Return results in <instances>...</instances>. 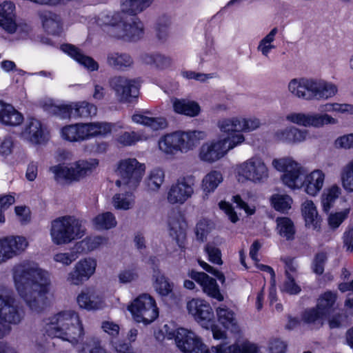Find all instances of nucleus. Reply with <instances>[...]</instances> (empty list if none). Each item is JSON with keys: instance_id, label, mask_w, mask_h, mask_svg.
Wrapping results in <instances>:
<instances>
[{"instance_id": "nucleus-1", "label": "nucleus", "mask_w": 353, "mask_h": 353, "mask_svg": "<svg viewBox=\"0 0 353 353\" xmlns=\"http://www.w3.org/2000/svg\"><path fill=\"white\" fill-rule=\"evenodd\" d=\"M13 279L19 296L32 312L46 309L51 285L48 272L36 263L24 262L14 267Z\"/></svg>"}, {"instance_id": "nucleus-2", "label": "nucleus", "mask_w": 353, "mask_h": 353, "mask_svg": "<svg viewBox=\"0 0 353 353\" xmlns=\"http://www.w3.org/2000/svg\"><path fill=\"white\" fill-rule=\"evenodd\" d=\"M44 330L49 336L61 339L72 345L79 343L85 334L79 314L70 309L59 311L48 317Z\"/></svg>"}, {"instance_id": "nucleus-3", "label": "nucleus", "mask_w": 353, "mask_h": 353, "mask_svg": "<svg viewBox=\"0 0 353 353\" xmlns=\"http://www.w3.org/2000/svg\"><path fill=\"white\" fill-rule=\"evenodd\" d=\"M86 232L83 221L65 215L53 220L50 224V235L55 245H64L81 239Z\"/></svg>"}, {"instance_id": "nucleus-4", "label": "nucleus", "mask_w": 353, "mask_h": 353, "mask_svg": "<svg viewBox=\"0 0 353 353\" xmlns=\"http://www.w3.org/2000/svg\"><path fill=\"white\" fill-rule=\"evenodd\" d=\"M206 137V133L201 130L176 131L161 137L159 148L168 154L177 152L186 153L196 147Z\"/></svg>"}, {"instance_id": "nucleus-5", "label": "nucleus", "mask_w": 353, "mask_h": 353, "mask_svg": "<svg viewBox=\"0 0 353 353\" xmlns=\"http://www.w3.org/2000/svg\"><path fill=\"white\" fill-rule=\"evenodd\" d=\"M245 141V137L243 134H235L205 141L199 150V158L205 163H215Z\"/></svg>"}, {"instance_id": "nucleus-6", "label": "nucleus", "mask_w": 353, "mask_h": 353, "mask_svg": "<svg viewBox=\"0 0 353 353\" xmlns=\"http://www.w3.org/2000/svg\"><path fill=\"white\" fill-rule=\"evenodd\" d=\"M146 170L145 164L136 158H125L116 165L115 174L118 179L115 185L129 190H135L140 185Z\"/></svg>"}, {"instance_id": "nucleus-7", "label": "nucleus", "mask_w": 353, "mask_h": 353, "mask_svg": "<svg viewBox=\"0 0 353 353\" xmlns=\"http://www.w3.org/2000/svg\"><path fill=\"white\" fill-rule=\"evenodd\" d=\"M98 165L96 159H81L68 165L59 163L51 166L49 171L57 181L77 182L91 174Z\"/></svg>"}, {"instance_id": "nucleus-8", "label": "nucleus", "mask_w": 353, "mask_h": 353, "mask_svg": "<svg viewBox=\"0 0 353 353\" xmlns=\"http://www.w3.org/2000/svg\"><path fill=\"white\" fill-rule=\"evenodd\" d=\"M236 179L241 183L261 184L269 178V169L259 157H252L235 166Z\"/></svg>"}, {"instance_id": "nucleus-9", "label": "nucleus", "mask_w": 353, "mask_h": 353, "mask_svg": "<svg viewBox=\"0 0 353 353\" xmlns=\"http://www.w3.org/2000/svg\"><path fill=\"white\" fill-rule=\"evenodd\" d=\"M23 312L19 309L16 299L10 294L0 292V339L10 332V324L19 323Z\"/></svg>"}, {"instance_id": "nucleus-10", "label": "nucleus", "mask_w": 353, "mask_h": 353, "mask_svg": "<svg viewBox=\"0 0 353 353\" xmlns=\"http://www.w3.org/2000/svg\"><path fill=\"white\" fill-rule=\"evenodd\" d=\"M272 165L279 172H283L281 179L283 183L291 190H299L303 187V176L305 170L300 163L291 157H283L272 160Z\"/></svg>"}, {"instance_id": "nucleus-11", "label": "nucleus", "mask_w": 353, "mask_h": 353, "mask_svg": "<svg viewBox=\"0 0 353 353\" xmlns=\"http://www.w3.org/2000/svg\"><path fill=\"white\" fill-rule=\"evenodd\" d=\"M0 28L9 34L23 36L31 30L30 26L23 20H17L16 5L12 1L0 3Z\"/></svg>"}, {"instance_id": "nucleus-12", "label": "nucleus", "mask_w": 353, "mask_h": 353, "mask_svg": "<svg viewBox=\"0 0 353 353\" xmlns=\"http://www.w3.org/2000/svg\"><path fill=\"white\" fill-rule=\"evenodd\" d=\"M134 320L138 323L149 324L159 315L154 299L148 294H142L128 306Z\"/></svg>"}, {"instance_id": "nucleus-13", "label": "nucleus", "mask_w": 353, "mask_h": 353, "mask_svg": "<svg viewBox=\"0 0 353 353\" xmlns=\"http://www.w3.org/2000/svg\"><path fill=\"white\" fill-rule=\"evenodd\" d=\"M195 179L192 175L179 177L168 188L166 200L171 205H183L194 194Z\"/></svg>"}, {"instance_id": "nucleus-14", "label": "nucleus", "mask_w": 353, "mask_h": 353, "mask_svg": "<svg viewBox=\"0 0 353 353\" xmlns=\"http://www.w3.org/2000/svg\"><path fill=\"white\" fill-rule=\"evenodd\" d=\"M169 338L173 337L178 349L183 353H210L201 339L194 332L186 328L180 327Z\"/></svg>"}, {"instance_id": "nucleus-15", "label": "nucleus", "mask_w": 353, "mask_h": 353, "mask_svg": "<svg viewBox=\"0 0 353 353\" xmlns=\"http://www.w3.org/2000/svg\"><path fill=\"white\" fill-rule=\"evenodd\" d=\"M97 266V261L93 257L87 256L79 259L67 274L66 283L72 286L83 285L94 274Z\"/></svg>"}, {"instance_id": "nucleus-16", "label": "nucleus", "mask_w": 353, "mask_h": 353, "mask_svg": "<svg viewBox=\"0 0 353 353\" xmlns=\"http://www.w3.org/2000/svg\"><path fill=\"white\" fill-rule=\"evenodd\" d=\"M109 84L121 103H130L139 96V85L134 79L125 76H115L110 79Z\"/></svg>"}, {"instance_id": "nucleus-17", "label": "nucleus", "mask_w": 353, "mask_h": 353, "mask_svg": "<svg viewBox=\"0 0 353 353\" xmlns=\"http://www.w3.org/2000/svg\"><path fill=\"white\" fill-rule=\"evenodd\" d=\"M186 308L202 327L208 329L213 325L214 312L207 301L199 298L192 299L187 302Z\"/></svg>"}, {"instance_id": "nucleus-18", "label": "nucleus", "mask_w": 353, "mask_h": 353, "mask_svg": "<svg viewBox=\"0 0 353 353\" xmlns=\"http://www.w3.org/2000/svg\"><path fill=\"white\" fill-rule=\"evenodd\" d=\"M28 246L22 236H9L0 239V265L21 254Z\"/></svg>"}, {"instance_id": "nucleus-19", "label": "nucleus", "mask_w": 353, "mask_h": 353, "mask_svg": "<svg viewBox=\"0 0 353 353\" xmlns=\"http://www.w3.org/2000/svg\"><path fill=\"white\" fill-rule=\"evenodd\" d=\"M309 131L305 129H300L294 125L277 130L274 134V139L281 143L287 145H298L305 142L309 138Z\"/></svg>"}, {"instance_id": "nucleus-20", "label": "nucleus", "mask_w": 353, "mask_h": 353, "mask_svg": "<svg viewBox=\"0 0 353 353\" xmlns=\"http://www.w3.org/2000/svg\"><path fill=\"white\" fill-rule=\"evenodd\" d=\"M312 78H293L288 82L287 90L289 94L294 98L312 101Z\"/></svg>"}, {"instance_id": "nucleus-21", "label": "nucleus", "mask_w": 353, "mask_h": 353, "mask_svg": "<svg viewBox=\"0 0 353 353\" xmlns=\"http://www.w3.org/2000/svg\"><path fill=\"white\" fill-rule=\"evenodd\" d=\"M211 350L214 353H261L260 347L248 339L238 340L230 345L221 343Z\"/></svg>"}, {"instance_id": "nucleus-22", "label": "nucleus", "mask_w": 353, "mask_h": 353, "mask_svg": "<svg viewBox=\"0 0 353 353\" xmlns=\"http://www.w3.org/2000/svg\"><path fill=\"white\" fill-rule=\"evenodd\" d=\"M338 93V86L322 79L312 78V100H328Z\"/></svg>"}, {"instance_id": "nucleus-23", "label": "nucleus", "mask_w": 353, "mask_h": 353, "mask_svg": "<svg viewBox=\"0 0 353 353\" xmlns=\"http://www.w3.org/2000/svg\"><path fill=\"white\" fill-rule=\"evenodd\" d=\"M190 276L202 287L203 291L208 296L219 301H223L224 297L221 293L215 279L204 272H192Z\"/></svg>"}, {"instance_id": "nucleus-24", "label": "nucleus", "mask_w": 353, "mask_h": 353, "mask_svg": "<svg viewBox=\"0 0 353 353\" xmlns=\"http://www.w3.org/2000/svg\"><path fill=\"white\" fill-rule=\"evenodd\" d=\"M61 49L88 71L94 72L99 70V63L91 57L85 54L77 47L72 44H63L61 46Z\"/></svg>"}, {"instance_id": "nucleus-25", "label": "nucleus", "mask_w": 353, "mask_h": 353, "mask_svg": "<svg viewBox=\"0 0 353 353\" xmlns=\"http://www.w3.org/2000/svg\"><path fill=\"white\" fill-rule=\"evenodd\" d=\"M84 140L92 137L105 135L117 128H123L121 123H108L103 122H92L82 123Z\"/></svg>"}, {"instance_id": "nucleus-26", "label": "nucleus", "mask_w": 353, "mask_h": 353, "mask_svg": "<svg viewBox=\"0 0 353 353\" xmlns=\"http://www.w3.org/2000/svg\"><path fill=\"white\" fill-rule=\"evenodd\" d=\"M77 301L81 308L88 311L101 310L105 306L103 297L90 290L82 291L77 296Z\"/></svg>"}, {"instance_id": "nucleus-27", "label": "nucleus", "mask_w": 353, "mask_h": 353, "mask_svg": "<svg viewBox=\"0 0 353 353\" xmlns=\"http://www.w3.org/2000/svg\"><path fill=\"white\" fill-rule=\"evenodd\" d=\"M325 179V173L319 169L306 174L303 181L305 192L310 196H316L323 188Z\"/></svg>"}, {"instance_id": "nucleus-28", "label": "nucleus", "mask_w": 353, "mask_h": 353, "mask_svg": "<svg viewBox=\"0 0 353 353\" xmlns=\"http://www.w3.org/2000/svg\"><path fill=\"white\" fill-rule=\"evenodd\" d=\"M218 321L232 332L239 333L240 327L235 313L225 305H221L216 308Z\"/></svg>"}, {"instance_id": "nucleus-29", "label": "nucleus", "mask_w": 353, "mask_h": 353, "mask_svg": "<svg viewBox=\"0 0 353 353\" xmlns=\"http://www.w3.org/2000/svg\"><path fill=\"white\" fill-rule=\"evenodd\" d=\"M173 110L180 114H183L190 117L198 116L201 112L199 104L192 100L186 99H171Z\"/></svg>"}, {"instance_id": "nucleus-30", "label": "nucleus", "mask_w": 353, "mask_h": 353, "mask_svg": "<svg viewBox=\"0 0 353 353\" xmlns=\"http://www.w3.org/2000/svg\"><path fill=\"white\" fill-rule=\"evenodd\" d=\"M168 225L170 228V234L176 240L177 244L181 248V254H182V253L184 252L183 244L186 236V223L179 215L175 214L169 218Z\"/></svg>"}, {"instance_id": "nucleus-31", "label": "nucleus", "mask_w": 353, "mask_h": 353, "mask_svg": "<svg viewBox=\"0 0 353 353\" xmlns=\"http://www.w3.org/2000/svg\"><path fill=\"white\" fill-rule=\"evenodd\" d=\"M39 17L43 29L49 34L57 35L63 31V22L58 14L46 10L39 13Z\"/></svg>"}, {"instance_id": "nucleus-32", "label": "nucleus", "mask_w": 353, "mask_h": 353, "mask_svg": "<svg viewBox=\"0 0 353 353\" xmlns=\"http://www.w3.org/2000/svg\"><path fill=\"white\" fill-rule=\"evenodd\" d=\"M223 176L219 170H211L202 179L201 188L203 191V198L207 199L223 182Z\"/></svg>"}, {"instance_id": "nucleus-33", "label": "nucleus", "mask_w": 353, "mask_h": 353, "mask_svg": "<svg viewBox=\"0 0 353 353\" xmlns=\"http://www.w3.org/2000/svg\"><path fill=\"white\" fill-rule=\"evenodd\" d=\"M23 115L11 104L0 100V122L8 125L16 126L22 123Z\"/></svg>"}, {"instance_id": "nucleus-34", "label": "nucleus", "mask_w": 353, "mask_h": 353, "mask_svg": "<svg viewBox=\"0 0 353 353\" xmlns=\"http://www.w3.org/2000/svg\"><path fill=\"white\" fill-rule=\"evenodd\" d=\"M301 210L306 227L314 230L318 228L321 218L314 202L311 200H305L301 204Z\"/></svg>"}, {"instance_id": "nucleus-35", "label": "nucleus", "mask_w": 353, "mask_h": 353, "mask_svg": "<svg viewBox=\"0 0 353 353\" xmlns=\"http://www.w3.org/2000/svg\"><path fill=\"white\" fill-rule=\"evenodd\" d=\"M106 63L113 69L124 70L132 67L134 61L132 57L127 53L112 51L107 54Z\"/></svg>"}, {"instance_id": "nucleus-36", "label": "nucleus", "mask_w": 353, "mask_h": 353, "mask_svg": "<svg viewBox=\"0 0 353 353\" xmlns=\"http://www.w3.org/2000/svg\"><path fill=\"white\" fill-rule=\"evenodd\" d=\"M153 286L155 291L161 296H168L173 290V283L157 268L152 273Z\"/></svg>"}, {"instance_id": "nucleus-37", "label": "nucleus", "mask_w": 353, "mask_h": 353, "mask_svg": "<svg viewBox=\"0 0 353 353\" xmlns=\"http://www.w3.org/2000/svg\"><path fill=\"white\" fill-rule=\"evenodd\" d=\"M132 191L119 192L113 195L111 203L115 210L127 211L134 208L135 195Z\"/></svg>"}, {"instance_id": "nucleus-38", "label": "nucleus", "mask_w": 353, "mask_h": 353, "mask_svg": "<svg viewBox=\"0 0 353 353\" xmlns=\"http://www.w3.org/2000/svg\"><path fill=\"white\" fill-rule=\"evenodd\" d=\"M93 228L98 231L108 230L117 225L115 215L111 212H104L95 216L91 221Z\"/></svg>"}, {"instance_id": "nucleus-39", "label": "nucleus", "mask_w": 353, "mask_h": 353, "mask_svg": "<svg viewBox=\"0 0 353 353\" xmlns=\"http://www.w3.org/2000/svg\"><path fill=\"white\" fill-rule=\"evenodd\" d=\"M165 180L164 171L159 168L151 170L144 180L146 190L150 192H157Z\"/></svg>"}, {"instance_id": "nucleus-40", "label": "nucleus", "mask_w": 353, "mask_h": 353, "mask_svg": "<svg viewBox=\"0 0 353 353\" xmlns=\"http://www.w3.org/2000/svg\"><path fill=\"white\" fill-rule=\"evenodd\" d=\"M43 134L41 123L35 119L29 120L23 132V136L34 143H40L43 140Z\"/></svg>"}, {"instance_id": "nucleus-41", "label": "nucleus", "mask_w": 353, "mask_h": 353, "mask_svg": "<svg viewBox=\"0 0 353 353\" xmlns=\"http://www.w3.org/2000/svg\"><path fill=\"white\" fill-rule=\"evenodd\" d=\"M133 122L150 127L153 130H159L167 126V122L163 117H150L142 114H135L132 117Z\"/></svg>"}, {"instance_id": "nucleus-42", "label": "nucleus", "mask_w": 353, "mask_h": 353, "mask_svg": "<svg viewBox=\"0 0 353 353\" xmlns=\"http://www.w3.org/2000/svg\"><path fill=\"white\" fill-rule=\"evenodd\" d=\"M341 194V189L336 184L332 185L326 188L321 197L323 210L325 212H329Z\"/></svg>"}, {"instance_id": "nucleus-43", "label": "nucleus", "mask_w": 353, "mask_h": 353, "mask_svg": "<svg viewBox=\"0 0 353 353\" xmlns=\"http://www.w3.org/2000/svg\"><path fill=\"white\" fill-rule=\"evenodd\" d=\"M270 201L272 207L278 212L286 213L291 209L293 199L292 198L285 193H275L273 194L270 198Z\"/></svg>"}, {"instance_id": "nucleus-44", "label": "nucleus", "mask_w": 353, "mask_h": 353, "mask_svg": "<svg viewBox=\"0 0 353 353\" xmlns=\"http://www.w3.org/2000/svg\"><path fill=\"white\" fill-rule=\"evenodd\" d=\"M108 239L103 236L97 235L94 236L86 237L83 240L79 241L76 245L77 250L82 248V251L90 252L94 251L101 246L107 244Z\"/></svg>"}, {"instance_id": "nucleus-45", "label": "nucleus", "mask_w": 353, "mask_h": 353, "mask_svg": "<svg viewBox=\"0 0 353 353\" xmlns=\"http://www.w3.org/2000/svg\"><path fill=\"white\" fill-rule=\"evenodd\" d=\"M239 124V116H235L220 119L217 121L216 125L221 132L226 133L228 134V136H232L234 134H232L233 132H241Z\"/></svg>"}, {"instance_id": "nucleus-46", "label": "nucleus", "mask_w": 353, "mask_h": 353, "mask_svg": "<svg viewBox=\"0 0 353 353\" xmlns=\"http://www.w3.org/2000/svg\"><path fill=\"white\" fill-rule=\"evenodd\" d=\"M278 234L286 240L294 239L295 228L292 220L288 217H279L276 220Z\"/></svg>"}, {"instance_id": "nucleus-47", "label": "nucleus", "mask_w": 353, "mask_h": 353, "mask_svg": "<svg viewBox=\"0 0 353 353\" xmlns=\"http://www.w3.org/2000/svg\"><path fill=\"white\" fill-rule=\"evenodd\" d=\"M341 183L345 190L353 192V159L345 163L340 171Z\"/></svg>"}, {"instance_id": "nucleus-48", "label": "nucleus", "mask_w": 353, "mask_h": 353, "mask_svg": "<svg viewBox=\"0 0 353 353\" xmlns=\"http://www.w3.org/2000/svg\"><path fill=\"white\" fill-rule=\"evenodd\" d=\"M61 137L69 141L84 140L82 123L70 125L63 127L61 131Z\"/></svg>"}, {"instance_id": "nucleus-49", "label": "nucleus", "mask_w": 353, "mask_h": 353, "mask_svg": "<svg viewBox=\"0 0 353 353\" xmlns=\"http://www.w3.org/2000/svg\"><path fill=\"white\" fill-rule=\"evenodd\" d=\"M337 123L338 120L327 113L308 114L307 127L321 128L325 125H335Z\"/></svg>"}, {"instance_id": "nucleus-50", "label": "nucleus", "mask_w": 353, "mask_h": 353, "mask_svg": "<svg viewBox=\"0 0 353 353\" xmlns=\"http://www.w3.org/2000/svg\"><path fill=\"white\" fill-rule=\"evenodd\" d=\"M277 33L278 28H274L259 41L257 46V50L264 57H268L271 50L275 48V46L273 44V42L275 40V37Z\"/></svg>"}, {"instance_id": "nucleus-51", "label": "nucleus", "mask_w": 353, "mask_h": 353, "mask_svg": "<svg viewBox=\"0 0 353 353\" xmlns=\"http://www.w3.org/2000/svg\"><path fill=\"white\" fill-rule=\"evenodd\" d=\"M97 108L95 105L87 101L74 103V118H88L97 114Z\"/></svg>"}, {"instance_id": "nucleus-52", "label": "nucleus", "mask_w": 353, "mask_h": 353, "mask_svg": "<svg viewBox=\"0 0 353 353\" xmlns=\"http://www.w3.org/2000/svg\"><path fill=\"white\" fill-rule=\"evenodd\" d=\"M78 353H106V350L99 337L92 336L79 347Z\"/></svg>"}, {"instance_id": "nucleus-53", "label": "nucleus", "mask_w": 353, "mask_h": 353, "mask_svg": "<svg viewBox=\"0 0 353 353\" xmlns=\"http://www.w3.org/2000/svg\"><path fill=\"white\" fill-rule=\"evenodd\" d=\"M239 118L241 132H251L259 129L262 125L261 119L254 116H239Z\"/></svg>"}, {"instance_id": "nucleus-54", "label": "nucleus", "mask_w": 353, "mask_h": 353, "mask_svg": "<svg viewBox=\"0 0 353 353\" xmlns=\"http://www.w3.org/2000/svg\"><path fill=\"white\" fill-rule=\"evenodd\" d=\"M116 142L122 146H131L143 140V136L136 132H124L117 135Z\"/></svg>"}, {"instance_id": "nucleus-55", "label": "nucleus", "mask_w": 353, "mask_h": 353, "mask_svg": "<svg viewBox=\"0 0 353 353\" xmlns=\"http://www.w3.org/2000/svg\"><path fill=\"white\" fill-rule=\"evenodd\" d=\"M214 228V224L212 221L208 219H201L196 226V239L201 241H204L208 234Z\"/></svg>"}, {"instance_id": "nucleus-56", "label": "nucleus", "mask_w": 353, "mask_h": 353, "mask_svg": "<svg viewBox=\"0 0 353 353\" xmlns=\"http://www.w3.org/2000/svg\"><path fill=\"white\" fill-rule=\"evenodd\" d=\"M48 110L59 115L61 118L74 117V103L59 105L51 104Z\"/></svg>"}, {"instance_id": "nucleus-57", "label": "nucleus", "mask_w": 353, "mask_h": 353, "mask_svg": "<svg viewBox=\"0 0 353 353\" xmlns=\"http://www.w3.org/2000/svg\"><path fill=\"white\" fill-rule=\"evenodd\" d=\"M350 207L345 208L343 211L331 213L328 218L327 222L329 226L332 229H336L348 217L350 212Z\"/></svg>"}, {"instance_id": "nucleus-58", "label": "nucleus", "mask_w": 353, "mask_h": 353, "mask_svg": "<svg viewBox=\"0 0 353 353\" xmlns=\"http://www.w3.org/2000/svg\"><path fill=\"white\" fill-rule=\"evenodd\" d=\"M336 301V295L330 292L323 294L318 301L317 307L319 310L323 311L327 314L330 309L333 306Z\"/></svg>"}, {"instance_id": "nucleus-59", "label": "nucleus", "mask_w": 353, "mask_h": 353, "mask_svg": "<svg viewBox=\"0 0 353 353\" xmlns=\"http://www.w3.org/2000/svg\"><path fill=\"white\" fill-rule=\"evenodd\" d=\"M334 145L339 150H353V132L337 137Z\"/></svg>"}, {"instance_id": "nucleus-60", "label": "nucleus", "mask_w": 353, "mask_h": 353, "mask_svg": "<svg viewBox=\"0 0 353 353\" xmlns=\"http://www.w3.org/2000/svg\"><path fill=\"white\" fill-rule=\"evenodd\" d=\"M77 258L73 252H59L53 255L54 261L65 267L70 266Z\"/></svg>"}, {"instance_id": "nucleus-61", "label": "nucleus", "mask_w": 353, "mask_h": 353, "mask_svg": "<svg viewBox=\"0 0 353 353\" xmlns=\"http://www.w3.org/2000/svg\"><path fill=\"white\" fill-rule=\"evenodd\" d=\"M107 90L100 82L93 81L91 90V97L95 101H101L105 99L107 96Z\"/></svg>"}, {"instance_id": "nucleus-62", "label": "nucleus", "mask_w": 353, "mask_h": 353, "mask_svg": "<svg viewBox=\"0 0 353 353\" xmlns=\"http://www.w3.org/2000/svg\"><path fill=\"white\" fill-rule=\"evenodd\" d=\"M325 316L324 312L319 310L316 306V308L306 310L303 314V319L305 322L312 323L321 321Z\"/></svg>"}, {"instance_id": "nucleus-63", "label": "nucleus", "mask_w": 353, "mask_h": 353, "mask_svg": "<svg viewBox=\"0 0 353 353\" xmlns=\"http://www.w3.org/2000/svg\"><path fill=\"white\" fill-rule=\"evenodd\" d=\"M281 290L290 294H297L301 289V287L296 283L295 278L286 277L285 281L281 286Z\"/></svg>"}, {"instance_id": "nucleus-64", "label": "nucleus", "mask_w": 353, "mask_h": 353, "mask_svg": "<svg viewBox=\"0 0 353 353\" xmlns=\"http://www.w3.org/2000/svg\"><path fill=\"white\" fill-rule=\"evenodd\" d=\"M110 345L117 353H133L131 344L123 340L111 339Z\"/></svg>"}]
</instances>
